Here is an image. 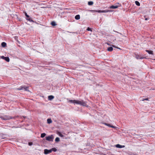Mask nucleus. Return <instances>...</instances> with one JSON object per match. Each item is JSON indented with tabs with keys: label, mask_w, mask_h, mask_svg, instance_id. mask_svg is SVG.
I'll list each match as a JSON object with an SVG mask.
<instances>
[{
	"label": "nucleus",
	"mask_w": 155,
	"mask_h": 155,
	"mask_svg": "<svg viewBox=\"0 0 155 155\" xmlns=\"http://www.w3.org/2000/svg\"><path fill=\"white\" fill-rule=\"evenodd\" d=\"M69 102L71 103L76 104L84 106H85L87 105L86 103L84 102L83 100L81 101H79L76 100H70Z\"/></svg>",
	"instance_id": "obj_1"
},
{
	"label": "nucleus",
	"mask_w": 155,
	"mask_h": 155,
	"mask_svg": "<svg viewBox=\"0 0 155 155\" xmlns=\"http://www.w3.org/2000/svg\"><path fill=\"white\" fill-rule=\"evenodd\" d=\"M0 117L2 119L4 120H9L10 119H14L15 118V117H12L6 115L1 116Z\"/></svg>",
	"instance_id": "obj_2"
},
{
	"label": "nucleus",
	"mask_w": 155,
	"mask_h": 155,
	"mask_svg": "<svg viewBox=\"0 0 155 155\" xmlns=\"http://www.w3.org/2000/svg\"><path fill=\"white\" fill-rule=\"evenodd\" d=\"M45 140L49 141H53L54 137L53 135H51L50 136L46 137H45Z\"/></svg>",
	"instance_id": "obj_3"
},
{
	"label": "nucleus",
	"mask_w": 155,
	"mask_h": 155,
	"mask_svg": "<svg viewBox=\"0 0 155 155\" xmlns=\"http://www.w3.org/2000/svg\"><path fill=\"white\" fill-rule=\"evenodd\" d=\"M91 12H95L99 13H106L111 12V11L109 10H91Z\"/></svg>",
	"instance_id": "obj_4"
},
{
	"label": "nucleus",
	"mask_w": 155,
	"mask_h": 155,
	"mask_svg": "<svg viewBox=\"0 0 155 155\" xmlns=\"http://www.w3.org/2000/svg\"><path fill=\"white\" fill-rule=\"evenodd\" d=\"M25 15L26 16V19L28 20L30 22H34V21L30 17V16L28 15L26 13H25Z\"/></svg>",
	"instance_id": "obj_5"
},
{
	"label": "nucleus",
	"mask_w": 155,
	"mask_h": 155,
	"mask_svg": "<svg viewBox=\"0 0 155 155\" xmlns=\"http://www.w3.org/2000/svg\"><path fill=\"white\" fill-rule=\"evenodd\" d=\"M1 58L3 59H4L7 62H9L10 61L9 58L8 57H4V56H2L1 57Z\"/></svg>",
	"instance_id": "obj_6"
},
{
	"label": "nucleus",
	"mask_w": 155,
	"mask_h": 155,
	"mask_svg": "<svg viewBox=\"0 0 155 155\" xmlns=\"http://www.w3.org/2000/svg\"><path fill=\"white\" fill-rule=\"evenodd\" d=\"M51 149L50 150H48V149H45L44 150V153L45 154H47L49 153H51Z\"/></svg>",
	"instance_id": "obj_7"
},
{
	"label": "nucleus",
	"mask_w": 155,
	"mask_h": 155,
	"mask_svg": "<svg viewBox=\"0 0 155 155\" xmlns=\"http://www.w3.org/2000/svg\"><path fill=\"white\" fill-rule=\"evenodd\" d=\"M135 57L137 59H142L145 58L144 57H141L140 55L137 54H135Z\"/></svg>",
	"instance_id": "obj_8"
},
{
	"label": "nucleus",
	"mask_w": 155,
	"mask_h": 155,
	"mask_svg": "<svg viewBox=\"0 0 155 155\" xmlns=\"http://www.w3.org/2000/svg\"><path fill=\"white\" fill-rule=\"evenodd\" d=\"M104 124L106 125L107 126H108L109 127H111L112 128H115V129L116 128V127L115 126H114L113 125H111L110 124H107V123H104Z\"/></svg>",
	"instance_id": "obj_9"
},
{
	"label": "nucleus",
	"mask_w": 155,
	"mask_h": 155,
	"mask_svg": "<svg viewBox=\"0 0 155 155\" xmlns=\"http://www.w3.org/2000/svg\"><path fill=\"white\" fill-rule=\"evenodd\" d=\"M116 147L117 148H121L124 147H125V146L124 145H121L119 144H117L116 145Z\"/></svg>",
	"instance_id": "obj_10"
},
{
	"label": "nucleus",
	"mask_w": 155,
	"mask_h": 155,
	"mask_svg": "<svg viewBox=\"0 0 155 155\" xmlns=\"http://www.w3.org/2000/svg\"><path fill=\"white\" fill-rule=\"evenodd\" d=\"M54 98V97L53 95H50L48 97V100L51 101Z\"/></svg>",
	"instance_id": "obj_11"
},
{
	"label": "nucleus",
	"mask_w": 155,
	"mask_h": 155,
	"mask_svg": "<svg viewBox=\"0 0 155 155\" xmlns=\"http://www.w3.org/2000/svg\"><path fill=\"white\" fill-rule=\"evenodd\" d=\"M118 8L117 6H115V5H113L112 6H111L109 8H111V9H115L116 8Z\"/></svg>",
	"instance_id": "obj_12"
},
{
	"label": "nucleus",
	"mask_w": 155,
	"mask_h": 155,
	"mask_svg": "<svg viewBox=\"0 0 155 155\" xmlns=\"http://www.w3.org/2000/svg\"><path fill=\"white\" fill-rule=\"evenodd\" d=\"M80 17L79 15H76L75 17V18L76 20H79L80 19Z\"/></svg>",
	"instance_id": "obj_13"
},
{
	"label": "nucleus",
	"mask_w": 155,
	"mask_h": 155,
	"mask_svg": "<svg viewBox=\"0 0 155 155\" xmlns=\"http://www.w3.org/2000/svg\"><path fill=\"white\" fill-rule=\"evenodd\" d=\"M57 134H58L60 137H64V136L59 131H57Z\"/></svg>",
	"instance_id": "obj_14"
},
{
	"label": "nucleus",
	"mask_w": 155,
	"mask_h": 155,
	"mask_svg": "<svg viewBox=\"0 0 155 155\" xmlns=\"http://www.w3.org/2000/svg\"><path fill=\"white\" fill-rule=\"evenodd\" d=\"M113 48L112 47H110L107 48V50L109 51H111L113 50Z\"/></svg>",
	"instance_id": "obj_15"
},
{
	"label": "nucleus",
	"mask_w": 155,
	"mask_h": 155,
	"mask_svg": "<svg viewBox=\"0 0 155 155\" xmlns=\"http://www.w3.org/2000/svg\"><path fill=\"white\" fill-rule=\"evenodd\" d=\"M146 51L148 52L149 54H153V51H152L146 50Z\"/></svg>",
	"instance_id": "obj_16"
},
{
	"label": "nucleus",
	"mask_w": 155,
	"mask_h": 155,
	"mask_svg": "<svg viewBox=\"0 0 155 155\" xmlns=\"http://www.w3.org/2000/svg\"><path fill=\"white\" fill-rule=\"evenodd\" d=\"M23 90H24L25 91H28V87L24 86H23Z\"/></svg>",
	"instance_id": "obj_17"
},
{
	"label": "nucleus",
	"mask_w": 155,
	"mask_h": 155,
	"mask_svg": "<svg viewBox=\"0 0 155 155\" xmlns=\"http://www.w3.org/2000/svg\"><path fill=\"white\" fill-rule=\"evenodd\" d=\"M2 46L3 47H5L6 46V44L5 42H3L1 44Z\"/></svg>",
	"instance_id": "obj_18"
},
{
	"label": "nucleus",
	"mask_w": 155,
	"mask_h": 155,
	"mask_svg": "<svg viewBox=\"0 0 155 155\" xmlns=\"http://www.w3.org/2000/svg\"><path fill=\"white\" fill-rule=\"evenodd\" d=\"M94 3L92 1H90L88 2V4L89 5H93Z\"/></svg>",
	"instance_id": "obj_19"
},
{
	"label": "nucleus",
	"mask_w": 155,
	"mask_h": 155,
	"mask_svg": "<svg viewBox=\"0 0 155 155\" xmlns=\"http://www.w3.org/2000/svg\"><path fill=\"white\" fill-rule=\"evenodd\" d=\"M47 122L48 124H50L52 122V120L51 119H48L47 120Z\"/></svg>",
	"instance_id": "obj_20"
},
{
	"label": "nucleus",
	"mask_w": 155,
	"mask_h": 155,
	"mask_svg": "<svg viewBox=\"0 0 155 155\" xmlns=\"http://www.w3.org/2000/svg\"><path fill=\"white\" fill-rule=\"evenodd\" d=\"M18 90H23V86H21L17 88V89Z\"/></svg>",
	"instance_id": "obj_21"
},
{
	"label": "nucleus",
	"mask_w": 155,
	"mask_h": 155,
	"mask_svg": "<svg viewBox=\"0 0 155 155\" xmlns=\"http://www.w3.org/2000/svg\"><path fill=\"white\" fill-rule=\"evenodd\" d=\"M46 135V134L45 133H42L41 134V137L42 138H43Z\"/></svg>",
	"instance_id": "obj_22"
},
{
	"label": "nucleus",
	"mask_w": 155,
	"mask_h": 155,
	"mask_svg": "<svg viewBox=\"0 0 155 155\" xmlns=\"http://www.w3.org/2000/svg\"><path fill=\"white\" fill-rule=\"evenodd\" d=\"M55 141L56 142H58L60 141V138L58 137H56L55 139Z\"/></svg>",
	"instance_id": "obj_23"
},
{
	"label": "nucleus",
	"mask_w": 155,
	"mask_h": 155,
	"mask_svg": "<svg viewBox=\"0 0 155 155\" xmlns=\"http://www.w3.org/2000/svg\"><path fill=\"white\" fill-rule=\"evenodd\" d=\"M51 24L53 26H54L56 25L55 22L54 21L51 22Z\"/></svg>",
	"instance_id": "obj_24"
},
{
	"label": "nucleus",
	"mask_w": 155,
	"mask_h": 155,
	"mask_svg": "<svg viewBox=\"0 0 155 155\" xmlns=\"http://www.w3.org/2000/svg\"><path fill=\"white\" fill-rule=\"evenodd\" d=\"M135 4L137 6H140V3L137 1H136L135 2Z\"/></svg>",
	"instance_id": "obj_25"
},
{
	"label": "nucleus",
	"mask_w": 155,
	"mask_h": 155,
	"mask_svg": "<svg viewBox=\"0 0 155 155\" xmlns=\"http://www.w3.org/2000/svg\"><path fill=\"white\" fill-rule=\"evenodd\" d=\"M51 152L52 151H53L54 152H56L57 150V149L56 148H53L51 149Z\"/></svg>",
	"instance_id": "obj_26"
},
{
	"label": "nucleus",
	"mask_w": 155,
	"mask_h": 155,
	"mask_svg": "<svg viewBox=\"0 0 155 155\" xmlns=\"http://www.w3.org/2000/svg\"><path fill=\"white\" fill-rule=\"evenodd\" d=\"M115 6H117L118 7H119L120 5H120V4H119V3H116L115 4Z\"/></svg>",
	"instance_id": "obj_27"
},
{
	"label": "nucleus",
	"mask_w": 155,
	"mask_h": 155,
	"mask_svg": "<svg viewBox=\"0 0 155 155\" xmlns=\"http://www.w3.org/2000/svg\"><path fill=\"white\" fill-rule=\"evenodd\" d=\"M87 30L88 31H91V29L89 28H87Z\"/></svg>",
	"instance_id": "obj_28"
},
{
	"label": "nucleus",
	"mask_w": 155,
	"mask_h": 155,
	"mask_svg": "<svg viewBox=\"0 0 155 155\" xmlns=\"http://www.w3.org/2000/svg\"><path fill=\"white\" fill-rule=\"evenodd\" d=\"M144 100L148 101V98H147L143 99L142 100V101H144Z\"/></svg>",
	"instance_id": "obj_29"
},
{
	"label": "nucleus",
	"mask_w": 155,
	"mask_h": 155,
	"mask_svg": "<svg viewBox=\"0 0 155 155\" xmlns=\"http://www.w3.org/2000/svg\"><path fill=\"white\" fill-rule=\"evenodd\" d=\"M28 144L29 145L31 146V145H32V143L31 142H29L28 143Z\"/></svg>",
	"instance_id": "obj_30"
},
{
	"label": "nucleus",
	"mask_w": 155,
	"mask_h": 155,
	"mask_svg": "<svg viewBox=\"0 0 155 155\" xmlns=\"http://www.w3.org/2000/svg\"><path fill=\"white\" fill-rule=\"evenodd\" d=\"M148 19H149V18H145V20H148Z\"/></svg>",
	"instance_id": "obj_31"
},
{
	"label": "nucleus",
	"mask_w": 155,
	"mask_h": 155,
	"mask_svg": "<svg viewBox=\"0 0 155 155\" xmlns=\"http://www.w3.org/2000/svg\"><path fill=\"white\" fill-rule=\"evenodd\" d=\"M112 46L113 47H114V48H116L117 47H116V46H115V45H112Z\"/></svg>",
	"instance_id": "obj_32"
},
{
	"label": "nucleus",
	"mask_w": 155,
	"mask_h": 155,
	"mask_svg": "<svg viewBox=\"0 0 155 155\" xmlns=\"http://www.w3.org/2000/svg\"><path fill=\"white\" fill-rule=\"evenodd\" d=\"M116 48H117V49H120L119 48V47H117Z\"/></svg>",
	"instance_id": "obj_33"
}]
</instances>
